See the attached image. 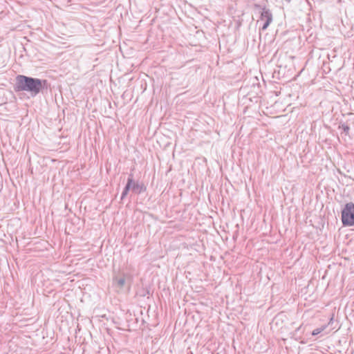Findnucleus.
<instances>
[{"mask_svg":"<svg viewBox=\"0 0 354 354\" xmlns=\"http://www.w3.org/2000/svg\"><path fill=\"white\" fill-rule=\"evenodd\" d=\"M47 88V80L19 75L16 77V91H27L35 96Z\"/></svg>","mask_w":354,"mask_h":354,"instance_id":"nucleus-1","label":"nucleus"},{"mask_svg":"<svg viewBox=\"0 0 354 354\" xmlns=\"http://www.w3.org/2000/svg\"><path fill=\"white\" fill-rule=\"evenodd\" d=\"M254 9L260 13V20L263 21L261 30H266L273 20V16L271 11L265 6L255 3L254 4Z\"/></svg>","mask_w":354,"mask_h":354,"instance_id":"nucleus-2","label":"nucleus"},{"mask_svg":"<svg viewBox=\"0 0 354 354\" xmlns=\"http://www.w3.org/2000/svg\"><path fill=\"white\" fill-rule=\"evenodd\" d=\"M342 222L344 226L354 225V203L352 202L345 205L342 210Z\"/></svg>","mask_w":354,"mask_h":354,"instance_id":"nucleus-3","label":"nucleus"},{"mask_svg":"<svg viewBox=\"0 0 354 354\" xmlns=\"http://www.w3.org/2000/svg\"><path fill=\"white\" fill-rule=\"evenodd\" d=\"M133 183V174L131 173L129 175V177L127 179V183L122 191V193L121 195V200H123L127 196V195L128 194L130 189L132 190Z\"/></svg>","mask_w":354,"mask_h":354,"instance_id":"nucleus-4","label":"nucleus"},{"mask_svg":"<svg viewBox=\"0 0 354 354\" xmlns=\"http://www.w3.org/2000/svg\"><path fill=\"white\" fill-rule=\"evenodd\" d=\"M133 183V174L131 173L129 175V177L127 179V183L122 191V193L121 195V200H123L127 196V195L128 194L130 189L132 190Z\"/></svg>","mask_w":354,"mask_h":354,"instance_id":"nucleus-5","label":"nucleus"},{"mask_svg":"<svg viewBox=\"0 0 354 354\" xmlns=\"http://www.w3.org/2000/svg\"><path fill=\"white\" fill-rule=\"evenodd\" d=\"M113 286L118 288L120 290L125 284V277L123 275L122 277H119L118 275L113 277Z\"/></svg>","mask_w":354,"mask_h":354,"instance_id":"nucleus-6","label":"nucleus"},{"mask_svg":"<svg viewBox=\"0 0 354 354\" xmlns=\"http://www.w3.org/2000/svg\"><path fill=\"white\" fill-rule=\"evenodd\" d=\"M146 190V187L142 183H140L138 181H134L132 185V192L139 194L142 192H144Z\"/></svg>","mask_w":354,"mask_h":354,"instance_id":"nucleus-7","label":"nucleus"},{"mask_svg":"<svg viewBox=\"0 0 354 354\" xmlns=\"http://www.w3.org/2000/svg\"><path fill=\"white\" fill-rule=\"evenodd\" d=\"M324 328H317L313 330L312 335L315 336L322 333L324 330Z\"/></svg>","mask_w":354,"mask_h":354,"instance_id":"nucleus-8","label":"nucleus"},{"mask_svg":"<svg viewBox=\"0 0 354 354\" xmlns=\"http://www.w3.org/2000/svg\"><path fill=\"white\" fill-rule=\"evenodd\" d=\"M342 129L344 130V132H345L346 134L348 133L350 128H349V127L348 125L342 124Z\"/></svg>","mask_w":354,"mask_h":354,"instance_id":"nucleus-9","label":"nucleus"}]
</instances>
